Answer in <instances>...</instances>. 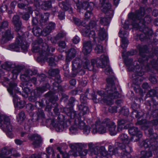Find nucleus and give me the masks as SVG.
<instances>
[{
    "instance_id": "f257e3e1",
    "label": "nucleus",
    "mask_w": 158,
    "mask_h": 158,
    "mask_svg": "<svg viewBox=\"0 0 158 158\" xmlns=\"http://www.w3.org/2000/svg\"><path fill=\"white\" fill-rule=\"evenodd\" d=\"M153 118V120L152 121V123L149 122H146L145 120L138 121V124L142 125V129L145 130L146 133H148L150 137V139H146L143 142V146L145 148H149L148 149L150 150L155 151L158 153V146L157 142L156 141L158 136L157 134L153 133V129H148L151 126L152 123L153 125H156L158 124V110L155 109L152 111L151 114Z\"/></svg>"
},
{
    "instance_id": "f03ea898",
    "label": "nucleus",
    "mask_w": 158,
    "mask_h": 158,
    "mask_svg": "<svg viewBox=\"0 0 158 158\" xmlns=\"http://www.w3.org/2000/svg\"><path fill=\"white\" fill-rule=\"evenodd\" d=\"M104 72L109 76L106 79L108 85L105 89V93L102 90H100L97 93L103 97L102 102L107 105H110L114 103L113 99L119 98L120 95L115 88L114 82L116 79L112 70H105Z\"/></svg>"
},
{
    "instance_id": "7ed1b4c3",
    "label": "nucleus",
    "mask_w": 158,
    "mask_h": 158,
    "mask_svg": "<svg viewBox=\"0 0 158 158\" xmlns=\"http://www.w3.org/2000/svg\"><path fill=\"white\" fill-rule=\"evenodd\" d=\"M145 14L144 9L143 8L135 11V13H131L128 15L129 19L131 20V24L134 28H138L140 27L144 28L148 27L146 24L150 23L152 19L149 15H147L142 19Z\"/></svg>"
},
{
    "instance_id": "20e7f679",
    "label": "nucleus",
    "mask_w": 158,
    "mask_h": 158,
    "mask_svg": "<svg viewBox=\"0 0 158 158\" xmlns=\"http://www.w3.org/2000/svg\"><path fill=\"white\" fill-rule=\"evenodd\" d=\"M7 90L13 98V101L15 105L19 108H23L25 105V101H20L17 96L15 95V93H20L18 88L17 87V84L14 82H10Z\"/></svg>"
},
{
    "instance_id": "39448f33",
    "label": "nucleus",
    "mask_w": 158,
    "mask_h": 158,
    "mask_svg": "<svg viewBox=\"0 0 158 158\" xmlns=\"http://www.w3.org/2000/svg\"><path fill=\"white\" fill-rule=\"evenodd\" d=\"M43 46L42 54L40 55V57H42L44 60H47L49 66L52 67L56 66V64L54 58L52 57L48 58V56L52 55V52L54 51L55 48L48 46L46 43L43 44Z\"/></svg>"
},
{
    "instance_id": "423d86ee",
    "label": "nucleus",
    "mask_w": 158,
    "mask_h": 158,
    "mask_svg": "<svg viewBox=\"0 0 158 158\" xmlns=\"http://www.w3.org/2000/svg\"><path fill=\"white\" fill-rule=\"evenodd\" d=\"M0 127L6 131V135L9 138H12L13 137V127L8 116L4 115H0Z\"/></svg>"
},
{
    "instance_id": "0eeeda50",
    "label": "nucleus",
    "mask_w": 158,
    "mask_h": 158,
    "mask_svg": "<svg viewBox=\"0 0 158 158\" xmlns=\"http://www.w3.org/2000/svg\"><path fill=\"white\" fill-rule=\"evenodd\" d=\"M28 44L24 40L23 35H19L17 36L15 44H12L10 45L9 48L10 50L18 52L21 48L24 52L27 51Z\"/></svg>"
},
{
    "instance_id": "6e6552de",
    "label": "nucleus",
    "mask_w": 158,
    "mask_h": 158,
    "mask_svg": "<svg viewBox=\"0 0 158 158\" xmlns=\"http://www.w3.org/2000/svg\"><path fill=\"white\" fill-rule=\"evenodd\" d=\"M89 147L92 154L95 155L100 154L103 156L105 158H111V155L107 154V152L103 146H97L93 147L92 143H89Z\"/></svg>"
},
{
    "instance_id": "1a4fd4ad",
    "label": "nucleus",
    "mask_w": 158,
    "mask_h": 158,
    "mask_svg": "<svg viewBox=\"0 0 158 158\" xmlns=\"http://www.w3.org/2000/svg\"><path fill=\"white\" fill-rule=\"evenodd\" d=\"M117 146L119 148L118 149V156L120 153V156L121 158H131V156L129 152V151H131L132 148L131 146H126L123 143H118Z\"/></svg>"
},
{
    "instance_id": "9d476101",
    "label": "nucleus",
    "mask_w": 158,
    "mask_h": 158,
    "mask_svg": "<svg viewBox=\"0 0 158 158\" xmlns=\"http://www.w3.org/2000/svg\"><path fill=\"white\" fill-rule=\"evenodd\" d=\"M137 29H139L141 31L140 35H136L138 38L141 41H143L148 39H150L151 37L153 34V31L152 29L148 28H144L140 27L138 28H136Z\"/></svg>"
},
{
    "instance_id": "9b49d317",
    "label": "nucleus",
    "mask_w": 158,
    "mask_h": 158,
    "mask_svg": "<svg viewBox=\"0 0 158 158\" xmlns=\"http://www.w3.org/2000/svg\"><path fill=\"white\" fill-rule=\"evenodd\" d=\"M69 146L71 149L74 150H77L78 152V154H74V156H85L87 153L88 151L87 150H84L82 151L83 148H85L86 145L81 143L70 144Z\"/></svg>"
},
{
    "instance_id": "f8f14e48",
    "label": "nucleus",
    "mask_w": 158,
    "mask_h": 158,
    "mask_svg": "<svg viewBox=\"0 0 158 158\" xmlns=\"http://www.w3.org/2000/svg\"><path fill=\"white\" fill-rule=\"evenodd\" d=\"M72 69H78L83 68L84 69H89L90 66L89 61L88 60H86L82 65V61L79 58H76L72 61Z\"/></svg>"
},
{
    "instance_id": "ddd939ff",
    "label": "nucleus",
    "mask_w": 158,
    "mask_h": 158,
    "mask_svg": "<svg viewBox=\"0 0 158 158\" xmlns=\"http://www.w3.org/2000/svg\"><path fill=\"white\" fill-rule=\"evenodd\" d=\"M106 126L104 123V120L101 123L100 120H97L95 122V124L92 126V132L94 134L97 132L99 134H103L106 132V129L105 126Z\"/></svg>"
},
{
    "instance_id": "4468645a",
    "label": "nucleus",
    "mask_w": 158,
    "mask_h": 158,
    "mask_svg": "<svg viewBox=\"0 0 158 158\" xmlns=\"http://www.w3.org/2000/svg\"><path fill=\"white\" fill-rule=\"evenodd\" d=\"M47 122H50V124L55 128L57 131L61 132L63 131L64 129L67 127L66 124L62 121L60 122L55 120L54 118L48 119L47 120Z\"/></svg>"
},
{
    "instance_id": "2eb2a0df",
    "label": "nucleus",
    "mask_w": 158,
    "mask_h": 158,
    "mask_svg": "<svg viewBox=\"0 0 158 158\" xmlns=\"http://www.w3.org/2000/svg\"><path fill=\"white\" fill-rule=\"evenodd\" d=\"M129 134L133 136L131 138V140L134 142L137 141L142 136V132L139 131L136 127H130L128 130Z\"/></svg>"
},
{
    "instance_id": "dca6fc26",
    "label": "nucleus",
    "mask_w": 158,
    "mask_h": 158,
    "mask_svg": "<svg viewBox=\"0 0 158 158\" xmlns=\"http://www.w3.org/2000/svg\"><path fill=\"white\" fill-rule=\"evenodd\" d=\"M28 138L30 140H34L32 144L35 148H37L41 146L42 140L40 135L36 134L28 135Z\"/></svg>"
},
{
    "instance_id": "f3484780",
    "label": "nucleus",
    "mask_w": 158,
    "mask_h": 158,
    "mask_svg": "<svg viewBox=\"0 0 158 158\" xmlns=\"http://www.w3.org/2000/svg\"><path fill=\"white\" fill-rule=\"evenodd\" d=\"M104 123L106 127H108L110 133L111 135H115L117 133L116 130V125L115 123L110 119L107 118L104 120Z\"/></svg>"
},
{
    "instance_id": "a211bd4d",
    "label": "nucleus",
    "mask_w": 158,
    "mask_h": 158,
    "mask_svg": "<svg viewBox=\"0 0 158 158\" xmlns=\"http://www.w3.org/2000/svg\"><path fill=\"white\" fill-rule=\"evenodd\" d=\"M100 61L101 63L99 64V63L97 64V66L98 68H106V69H110L111 67L109 65H107L106 66V64L108 62V58L105 55H102L100 57Z\"/></svg>"
},
{
    "instance_id": "6ab92c4d",
    "label": "nucleus",
    "mask_w": 158,
    "mask_h": 158,
    "mask_svg": "<svg viewBox=\"0 0 158 158\" xmlns=\"http://www.w3.org/2000/svg\"><path fill=\"white\" fill-rule=\"evenodd\" d=\"M20 77L22 81H23V85L24 87L23 91L27 94L26 97H27V94L30 92V89L27 86L28 84V82L30 80L29 77L25 74H22Z\"/></svg>"
},
{
    "instance_id": "aec40b11",
    "label": "nucleus",
    "mask_w": 158,
    "mask_h": 158,
    "mask_svg": "<svg viewBox=\"0 0 158 158\" xmlns=\"http://www.w3.org/2000/svg\"><path fill=\"white\" fill-rule=\"evenodd\" d=\"M37 44L33 46L32 51L35 52H39L40 55L42 54V48H43V44L45 43H43V40L41 38H38L37 40Z\"/></svg>"
},
{
    "instance_id": "412c9836",
    "label": "nucleus",
    "mask_w": 158,
    "mask_h": 158,
    "mask_svg": "<svg viewBox=\"0 0 158 158\" xmlns=\"http://www.w3.org/2000/svg\"><path fill=\"white\" fill-rule=\"evenodd\" d=\"M100 5L102 11L104 13L111 10V4L109 2L108 0H100Z\"/></svg>"
},
{
    "instance_id": "4be33fe9",
    "label": "nucleus",
    "mask_w": 158,
    "mask_h": 158,
    "mask_svg": "<svg viewBox=\"0 0 158 158\" xmlns=\"http://www.w3.org/2000/svg\"><path fill=\"white\" fill-rule=\"evenodd\" d=\"M124 62L126 66L128 67V69H138L139 68V66L137 65V62L135 61L133 62L131 59H125Z\"/></svg>"
},
{
    "instance_id": "5701e85b",
    "label": "nucleus",
    "mask_w": 158,
    "mask_h": 158,
    "mask_svg": "<svg viewBox=\"0 0 158 158\" xmlns=\"http://www.w3.org/2000/svg\"><path fill=\"white\" fill-rule=\"evenodd\" d=\"M4 65L6 67V68H15V69H30V66H25L24 65L21 64L18 65L17 66L15 64H13L11 62H6L5 64Z\"/></svg>"
},
{
    "instance_id": "b1692460",
    "label": "nucleus",
    "mask_w": 158,
    "mask_h": 158,
    "mask_svg": "<svg viewBox=\"0 0 158 158\" xmlns=\"http://www.w3.org/2000/svg\"><path fill=\"white\" fill-rule=\"evenodd\" d=\"M56 24L55 23L50 22L47 26L43 31L42 35L43 36H46L54 30Z\"/></svg>"
},
{
    "instance_id": "393cba45",
    "label": "nucleus",
    "mask_w": 158,
    "mask_h": 158,
    "mask_svg": "<svg viewBox=\"0 0 158 158\" xmlns=\"http://www.w3.org/2000/svg\"><path fill=\"white\" fill-rule=\"evenodd\" d=\"M92 45L89 41H85L84 42L82 51L85 55L89 54L92 51Z\"/></svg>"
},
{
    "instance_id": "a878e982",
    "label": "nucleus",
    "mask_w": 158,
    "mask_h": 158,
    "mask_svg": "<svg viewBox=\"0 0 158 158\" xmlns=\"http://www.w3.org/2000/svg\"><path fill=\"white\" fill-rule=\"evenodd\" d=\"M36 16L40 18V25L42 26L46 24L48 19L49 14L48 13H44L41 15L40 14L36 13Z\"/></svg>"
},
{
    "instance_id": "bb28decb",
    "label": "nucleus",
    "mask_w": 158,
    "mask_h": 158,
    "mask_svg": "<svg viewBox=\"0 0 158 158\" xmlns=\"http://www.w3.org/2000/svg\"><path fill=\"white\" fill-rule=\"evenodd\" d=\"M76 54V51L74 48H72L68 50L66 52V62H70L72 59L75 56Z\"/></svg>"
},
{
    "instance_id": "cd10ccee",
    "label": "nucleus",
    "mask_w": 158,
    "mask_h": 158,
    "mask_svg": "<svg viewBox=\"0 0 158 158\" xmlns=\"http://www.w3.org/2000/svg\"><path fill=\"white\" fill-rule=\"evenodd\" d=\"M137 48L139 50L140 56L143 58H145V53L148 52L147 46L146 45H138Z\"/></svg>"
},
{
    "instance_id": "c85d7f7f",
    "label": "nucleus",
    "mask_w": 158,
    "mask_h": 158,
    "mask_svg": "<svg viewBox=\"0 0 158 158\" xmlns=\"http://www.w3.org/2000/svg\"><path fill=\"white\" fill-rule=\"evenodd\" d=\"M127 122V121L124 119H119L118 121V131L119 132L121 131L123 129H127L129 127V125L125 124Z\"/></svg>"
},
{
    "instance_id": "c756f323",
    "label": "nucleus",
    "mask_w": 158,
    "mask_h": 158,
    "mask_svg": "<svg viewBox=\"0 0 158 158\" xmlns=\"http://www.w3.org/2000/svg\"><path fill=\"white\" fill-rule=\"evenodd\" d=\"M118 139L122 142V143H123V145L126 146H130L129 145V144L131 140V139L128 138L127 135L124 133L122 134L119 136Z\"/></svg>"
},
{
    "instance_id": "7c9ffc66",
    "label": "nucleus",
    "mask_w": 158,
    "mask_h": 158,
    "mask_svg": "<svg viewBox=\"0 0 158 158\" xmlns=\"http://www.w3.org/2000/svg\"><path fill=\"white\" fill-rule=\"evenodd\" d=\"M84 117L79 116L78 118H75L74 123L79 128L83 129L86 126L85 123L83 121Z\"/></svg>"
},
{
    "instance_id": "2f4dec72",
    "label": "nucleus",
    "mask_w": 158,
    "mask_h": 158,
    "mask_svg": "<svg viewBox=\"0 0 158 158\" xmlns=\"http://www.w3.org/2000/svg\"><path fill=\"white\" fill-rule=\"evenodd\" d=\"M25 73L24 74H25L26 75L30 77L29 76H32L33 75H35L37 73V71L36 70H25ZM30 78V80L28 82V83L30 81L31 82H33L34 84H35L36 81V79L35 77H32L31 79Z\"/></svg>"
},
{
    "instance_id": "473e14b6",
    "label": "nucleus",
    "mask_w": 158,
    "mask_h": 158,
    "mask_svg": "<svg viewBox=\"0 0 158 158\" xmlns=\"http://www.w3.org/2000/svg\"><path fill=\"white\" fill-rule=\"evenodd\" d=\"M48 72L50 76L55 77V81L58 83L61 82V81L60 80V76L59 74V72L58 70H49Z\"/></svg>"
},
{
    "instance_id": "72a5a7b5",
    "label": "nucleus",
    "mask_w": 158,
    "mask_h": 158,
    "mask_svg": "<svg viewBox=\"0 0 158 158\" xmlns=\"http://www.w3.org/2000/svg\"><path fill=\"white\" fill-rule=\"evenodd\" d=\"M78 110L80 111V114L83 115L87 114L89 111V109L86 104H80L77 106Z\"/></svg>"
},
{
    "instance_id": "f704fd0d",
    "label": "nucleus",
    "mask_w": 158,
    "mask_h": 158,
    "mask_svg": "<svg viewBox=\"0 0 158 158\" xmlns=\"http://www.w3.org/2000/svg\"><path fill=\"white\" fill-rule=\"evenodd\" d=\"M90 29L85 28L84 30V31L85 32V34H83V35L85 36L89 35L90 37H92L93 39V41L96 43V39H98L97 38L95 37L96 34L94 31L93 30L90 31Z\"/></svg>"
},
{
    "instance_id": "c9c22d12",
    "label": "nucleus",
    "mask_w": 158,
    "mask_h": 158,
    "mask_svg": "<svg viewBox=\"0 0 158 158\" xmlns=\"http://www.w3.org/2000/svg\"><path fill=\"white\" fill-rule=\"evenodd\" d=\"M59 6L62 9L67 10H69V12L70 13H73V10L71 8V7L68 2H60L59 4Z\"/></svg>"
},
{
    "instance_id": "e433bc0d",
    "label": "nucleus",
    "mask_w": 158,
    "mask_h": 158,
    "mask_svg": "<svg viewBox=\"0 0 158 158\" xmlns=\"http://www.w3.org/2000/svg\"><path fill=\"white\" fill-rule=\"evenodd\" d=\"M118 142H117L115 143V148H113V147L111 145H109L108 147L109 149V151L110 152V154L108 153L109 155H111V154L114 155L116 156H118V149H119V148L117 146V143ZM111 158L112 157H111Z\"/></svg>"
},
{
    "instance_id": "4c0bfd02",
    "label": "nucleus",
    "mask_w": 158,
    "mask_h": 158,
    "mask_svg": "<svg viewBox=\"0 0 158 158\" xmlns=\"http://www.w3.org/2000/svg\"><path fill=\"white\" fill-rule=\"evenodd\" d=\"M11 153L10 150L8 149L6 147L3 148L0 154V158H11L10 156H7Z\"/></svg>"
},
{
    "instance_id": "58836bf2",
    "label": "nucleus",
    "mask_w": 158,
    "mask_h": 158,
    "mask_svg": "<svg viewBox=\"0 0 158 158\" xmlns=\"http://www.w3.org/2000/svg\"><path fill=\"white\" fill-rule=\"evenodd\" d=\"M2 37L6 40H9L14 38L13 33L11 32L10 29H9L3 34Z\"/></svg>"
},
{
    "instance_id": "ea45409f",
    "label": "nucleus",
    "mask_w": 158,
    "mask_h": 158,
    "mask_svg": "<svg viewBox=\"0 0 158 158\" xmlns=\"http://www.w3.org/2000/svg\"><path fill=\"white\" fill-rule=\"evenodd\" d=\"M65 110L67 111V115L70 117L71 119L75 118H76L77 114L76 112L75 111L72 107L70 108H67Z\"/></svg>"
},
{
    "instance_id": "a19ab883",
    "label": "nucleus",
    "mask_w": 158,
    "mask_h": 158,
    "mask_svg": "<svg viewBox=\"0 0 158 158\" xmlns=\"http://www.w3.org/2000/svg\"><path fill=\"white\" fill-rule=\"evenodd\" d=\"M111 17L106 16L104 17H101L100 22V23L104 26H108L110 23Z\"/></svg>"
},
{
    "instance_id": "79ce46f5",
    "label": "nucleus",
    "mask_w": 158,
    "mask_h": 158,
    "mask_svg": "<svg viewBox=\"0 0 158 158\" xmlns=\"http://www.w3.org/2000/svg\"><path fill=\"white\" fill-rule=\"evenodd\" d=\"M98 35L100 39L103 40L106 39L107 37V35L104 28H100L98 33Z\"/></svg>"
},
{
    "instance_id": "37998d69",
    "label": "nucleus",
    "mask_w": 158,
    "mask_h": 158,
    "mask_svg": "<svg viewBox=\"0 0 158 158\" xmlns=\"http://www.w3.org/2000/svg\"><path fill=\"white\" fill-rule=\"evenodd\" d=\"M93 5H94L93 3L91 2L87 4V9L89 8L90 10V11H87V12L85 14V20H88L89 19L90 17H91V15H92L91 11L93 9V7L92 6H92Z\"/></svg>"
},
{
    "instance_id": "c03bdc74",
    "label": "nucleus",
    "mask_w": 158,
    "mask_h": 158,
    "mask_svg": "<svg viewBox=\"0 0 158 158\" xmlns=\"http://www.w3.org/2000/svg\"><path fill=\"white\" fill-rule=\"evenodd\" d=\"M26 116L23 111H21L17 116V120L19 124L22 123L26 118Z\"/></svg>"
},
{
    "instance_id": "a18cd8bd",
    "label": "nucleus",
    "mask_w": 158,
    "mask_h": 158,
    "mask_svg": "<svg viewBox=\"0 0 158 158\" xmlns=\"http://www.w3.org/2000/svg\"><path fill=\"white\" fill-rule=\"evenodd\" d=\"M152 151L148 149V150H144L141 152V158H149L152 156Z\"/></svg>"
},
{
    "instance_id": "49530a36",
    "label": "nucleus",
    "mask_w": 158,
    "mask_h": 158,
    "mask_svg": "<svg viewBox=\"0 0 158 158\" xmlns=\"http://www.w3.org/2000/svg\"><path fill=\"white\" fill-rule=\"evenodd\" d=\"M136 70H129V74L132 75V77L134 78V79H136V78H134L135 77H136L138 75L139 76H142L143 74V72L142 71V70H140L139 73H135Z\"/></svg>"
},
{
    "instance_id": "de8ad7c7",
    "label": "nucleus",
    "mask_w": 158,
    "mask_h": 158,
    "mask_svg": "<svg viewBox=\"0 0 158 158\" xmlns=\"http://www.w3.org/2000/svg\"><path fill=\"white\" fill-rule=\"evenodd\" d=\"M32 32L33 34L37 36H40L41 35H43V31L41 28L36 26L33 27Z\"/></svg>"
},
{
    "instance_id": "09e8293b",
    "label": "nucleus",
    "mask_w": 158,
    "mask_h": 158,
    "mask_svg": "<svg viewBox=\"0 0 158 158\" xmlns=\"http://www.w3.org/2000/svg\"><path fill=\"white\" fill-rule=\"evenodd\" d=\"M50 1H41V3L40 4V5H42V8L45 10H47L51 7V0Z\"/></svg>"
},
{
    "instance_id": "8fccbe9b",
    "label": "nucleus",
    "mask_w": 158,
    "mask_h": 158,
    "mask_svg": "<svg viewBox=\"0 0 158 158\" xmlns=\"http://www.w3.org/2000/svg\"><path fill=\"white\" fill-rule=\"evenodd\" d=\"M50 88L49 85L48 83H46L45 86L42 87H39L37 88L36 91L38 93H42L46 91Z\"/></svg>"
},
{
    "instance_id": "3c124183",
    "label": "nucleus",
    "mask_w": 158,
    "mask_h": 158,
    "mask_svg": "<svg viewBox=\"0 0 158 158\" xmlns=\"http://www.w3.org/2000/svg\"><path fill=\"white\" fill-rule=\"evenodd\" d=\"M157 65L156 60H153L150 61V63L147 65L146 67H145L146 69H150L151 68H154L157 66Z\"/></svg>"
},
{
    "instance_id": "603ef678",
    "label": "nucleus",
    "mask_w": 158,
    "mask_h": 158,
    "mask_svg": "<svg viewBox=\"0 0 158 158\" xmlns=\"http://www.w3.org/2000/svg\"><path fill=\"white\" fill-rule=\"evenodd\" d=\"M89 90L87 89L85 93V95H82L80 97V101L81 102V104H86L87 100L88 98L87 97V94L89 93Z\"/></svg>"
},
{
    "instance_id": "864d4df0",
    "label": "nucleus",
    "mask_w": 158,
    "mask_h": 158,
    "mask_svg": "<svg viewBox=\"0 0 158 158\" xmlns=\"http://www.w3.org/2000/svg\"><path fill=\"white\" fill-rule=\"evenodd\" d=\"M119 37L122 38V42L123 43V44L121 46L123 48H125L128 44V40L126 37H123V35L121 34H120Z\"/></svg>"
},
{
    "instance_id": "5fc2aeb1",
    "label": "nucleus",
    "mask_w": 158,
    "mask_h": 158,
    "mask_svg": "<svg viewBox=\"0 0 158 158\" xmlns=\"http://www.w3.org/2000/svg\"><path fill=\"white\" fill-rule=\"evenodd\" d=\"M37 119L38 120L40 119H42L43 120H45L44 113L41 109H39L38 110Z\"/></svg>"
},
{
    "instance_id": "6e6d98bb",
    "label": "nucleus",
    "mask_w": 158,
    "mask_h": 158,
    "mask_svg": "<svg viewBox=\"0 0 158 158\" xmlns=\"http://www.w3.org/2000/svg\"><path fill=\"white\" fill-rule=\"evenodd\" d=\"M77 72H79L80 75L84 74L85 73L84 70H72V76L73 77H75L77 75Z\"/></svg>"
},
{
    "instance_id": "4d7b16f0",
    "label": "nucleus",
    "mask_w": 158,
    "mask_h": 158,
    "mask_svg": "<svg viewBox=\"0 0 158 158\" xmlns=\"http://www.w3.org/2000/svg\"><path fill=\"white\" fill-rule=\"evenodd\" d=\"M94 50L95 52L97 54L102 53L104 50L102 46L100 44L97 45Z\"/></svg>"
},
{
    "instance_id": "13d9d810",
    "label": "nucleus",
    "mask_w": 158,
    "mask_h": 158,
    "mask_svg": "<svg viewBox=\"0 0 158 158\" xmlns=\"http://www.w3.org/2000/svg\"><path fill=\"white\" fill-rule=\"evenodd\" d=\"M66 35V33L64 31H60L55 37V39L57 40H59L64 37Z\"/></svg>"
},
{
    "instance_id": "bf43d9fd",
    "label": "nucleus",
    "mask_w": 158,
    "mask_h": 158,
    "mask_svg": "<svg viewBox=\"0 0 158 158\" xmlns=\"http://www.w3.org/2000/svg\"><path fill=\"white\" fill-rule=\"evenodd\" d=\"M13 25H14L15 30L17 31H19L22 27L21 22L15 23Z\"/></svg>"
},
{
    "instance_id": "052dcab7",
    "label": "nucleus",
    "mask_w": 158,
    "mask_h": 158,
    "mask_svg": "<svg viewBox=\"0 0 158 158\" xmlns=\"http://www.w3.org/2000/svg\"><path fill=\"white\" fill-rule=\"evenodd\" d=\"M120 108V112L121 114L123 115H127L128 114L129 111L128 109L126 108V107H121L119 106Z\"/></svg>"
},
{
    "instance_id": "680f3d73",
    "label": "nucleus",
    "mask_w": 158,
    "mask_h": 158,
    "mask_svg": "<svg viewBox=\"0 0 158 158\" xmlns=\"http://www.w3.org/2000/svg\"><path fill=\"white\" fill-rule=\"evenodd\" d=\"M47 152L49 155L52 154V156H55V154L54 152L53 148L51 147H48L46 150Z\"/></svg>"
},
{
    "instance_id": "e2e57ef3",
    "label": "nucleus",
    "mask_w": 158,
    "mask_h": 158,
    "mask_svg": "<svg viewBox=\"0 0 158 158\" xmlns=\"http://www.w3.org/2000/svg\"><path fill=\"white\" fill-rule=\"evenodd\" d=\"M8 22L7 20L3 21L0 24V30L2 28H5L8 27Z\"/></svg>"
},
{
    "instance_id": "0e129e2a",
    "label": "nucleus",
    "mask_w": 158,
    "mask_h": 158,
    "mask_svg": "<svg viewBox=\"0 0 158 158\" xmlns=\"http://www.w3.org/2000/svg\"><path fill=\"white\" fill-rule=\"evenodd\" d=\"M20 18L18 15H14L12 19V23L13 24L18 23L19 22H21L20 20Z\"/></svg>"
},
{
    "instance_id": "69168bd1",
    "label": "nucleus",
    "mask_w": 158,
    "mask_h": 158,
    "mask_svg": "<svg viewBox=\"0 0 158 158\" xmlns=\"http://www.w3.org/2000/svg\"><path fill=\"white\" fill-rule=\"evenodd\" d=\"M157 91L154 90L152 89L150 90L147 94V95L150 97H154L156 96Z\"/></svg>"
},
{
    "instance_id": "338daca9",
    "label": "nucleus",
    "mask_w": 158,
    "mask_h": 158,
    "mask_svg": "<svg viewBox=\"0 0 158 158\" xmlns=\"http://www.w3.org/2000/svg\"><path fill=\"white\" fill-rule=\"evenodd\" d=\"M119 106L117 107L116 106H110L109 108V111L111 113H116L117 111V109Z\"/></svg>"
},
{
    "instance_id": "774afa93",
    "label": "nucleus",
    "mask_w": 158,
    "mask_h": 158,
    "mask_svg": "<svg viewBox=\"0 0 158 158\" xmlns=\"http://www.w3.org/2000/svg\"><path fill=\"white\" fill-rule=\"evenodd\" d=\"M83 129V133L85 135H88L90 131V127L87 126H86Z\"/></svg>"
}]
</instances>
